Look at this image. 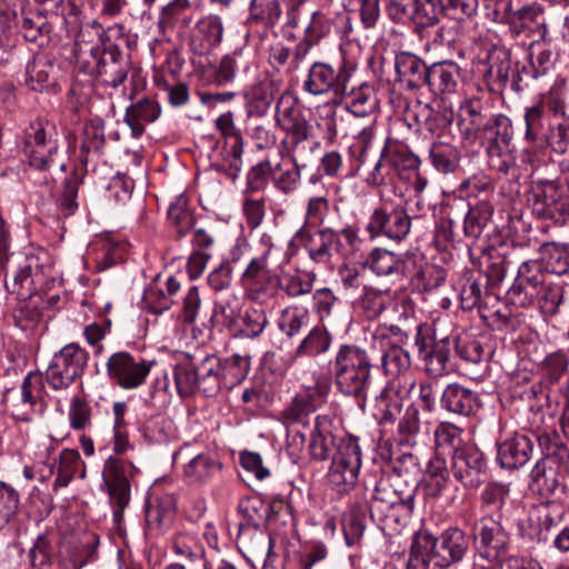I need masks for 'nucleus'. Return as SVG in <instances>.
I'll list each match as a JSON object with an SVG mask.
<instances>
[{"label": "nucleus", "mask_w": 569, "mask_h": 569, "mask_svg": "<svg viewBox=\"0 0 569 569\" xmlns=\"http://www.w3.org/2000/svg\"><path fill=\"white\" fill-rule=\"evenodd\" d=\"M60 271L51 254L44 249H32L13 257L7 271L4 286L18 300H26L54 287L60 282Z\"/></svg>", "instance_id": "nucleus-1"}, {"label": "nucleus", "mask_w": 569, "mask_h": 569, "mask_svg": "<svg viewBox=\"0 0 569 569\" xmlns=\"http://www.w3.org/2000/svg\"><path fill=\"white\" fill-rule=\"evenodd\" d=\"M371 370L372 362L368 351L353 343L341 345L332 361L337 390L356 399L367 398Z\"/></svg>", "instance_id": "nucleus-2"}, {"label": "nucleus", "mask_w": 569, "mask_h": 569, "mask_svg": "<svg viewBox=\"0 0 569 569\" xmlns=\"http://www.w3.org/2000/svg\"><path fill=\"white\" fill-rule=\"evenodd\" d=\"M260 243L262 251L249 259L240 277L247 297L253 301H266L276 297L277 273L270 269V263L280 267L290 260V257H284L282 261L276 259L281 248L272 241L270 234L263 233Z\"/></svg>", "instance_id": "nucleus-3"}, {"label": "nucleus", "mask_w": 569, "mask_h": 569, "mask_svg": "<svg viewBox=\"0 0 569 569\" xmlns=\"http://www.w3.org/2000/svg\"><path fill=\"white\" fill-rule=\"evenodd\" d=\"M512 137L511 120L501 113L490 116L475 137L486 150L489 167L502 174H508L516 164L510 148Z\"/></svg>", "instance_id": "nucleus-4"}, {"label": "nucleus", "mask_w": 569, "mask_h": 569, "mask_svg": "<svg viewBox=\"0 0 569 569\" xmlns=\"http://www.w3.org/2000/svg\"><path fill=\"white\" fill-rule=\"evenodd\" d=\"M399 477H381L375 486L369 503L370 517L378 522L397 519L400 511L411 512L415 507V488H397Z\"/></svg>", "instance_id": "nucleus-5"}, {"label": "nucleus", "mask_w": 569, "mask_h": 569, "mask_svg": "<svg viewBox=\"0 0 569 569\" xmlns=\"http://www.w3.org/2000/svg\"><path fill=\"white\" fill-rule=\"evenodd\" d=\"M417 532L428 545L436 568L449 569L461 562L469 551V537L458 527H450L439 536L427 528H420Z\"/></svg>", "instance_id": "nucleus-6"}, {"label": "nucleus", "mask_w": 569, "mask_h": 569, "mask_svg": "<svg viewBox=\"0 0 569 569\" xmlns=\"http://www.w3.org/2000/svg\"><path fill=\"white\" fill-rule=\"evenodd\" d=\"M360 467L361 450L358 440L353 437L340 439L327 472L328 485L340 495L349 492L358 480Z\"/></svg>", "instance_id": "nucleus-7"}, {"label": "nucleus", "mask_w": 569, "mask_h": 569, "mask_svg": "<svg viewBox=\"0 0 569 569\" xmlns=\"http://www.w3.org/2000/svg\"><path fill=\"white\" fill-rule=\"evenodd\" d=\"M88 352L71 342L57 351L46 370V381L54 390H67L81 377L88 363Z\"/></svg>", "instance_id": "nucleus-8"}, {"label": "nucleus", "mask_w": 569, "mask_h": 569, "mask_svg": "<svg viewBox=\"0 0 569 569\" xmlns=\"http://www.w3.org/2000/svg\"><path fill=\"white\" fill-rule=\"evenodd\" d=\"M411 218L401 204L382 200L369 216L366 231L370 239L386 237L393 241H401L410 232Z\"/></svg>", "instance_id": "nucleus-9"}, {"label": "nucleus", "mask_w": 569, "mask_h": 569, "mask_svg": "<svg viewBox=\"0 0 569 569\" xmlns=\"http://www.w3.org/2000/svg\"><path fill=\"white\" fill-rule=\"evenodd\" d=\"M529 201L536 216L557 223L569 220V194L555 181L540 180L531 186Z\"/></svg>", "instance_id": "nucleus-10"}, {"label": "nucleus", "mask_w": 569, "mask_h": 569, "mask_svg": "<svg viewBox=\"0 0 569 569\" xmlns=\"http://www.w3.org/2000/svg\"><path fill=\"white\" fill-rule=\"evenodd\" d=\"M42 392L41 376L29 372L19 390H9L6 393L4 403L13 418L21 421H31L36 415L44 410Z\"/></svg>", "instance_id": "nucleus-11"}, {"label": "nucleus", "mask_w": 569, "mask_h": 569, "mask_svg": "<svg viewBox=\"0 0 569 569\" xmlns=\"http://www.w3.org/2000/svg\"><path fill=\"white\" fill-rule=\"evenodd\" d=\"M174 461L182 462V478L191 486L208 483L221 469V463L210 450L198 451L191 443H184L174 453Z\"/></svg>", "instance_id": "nucleus-12"}, {"label": "nucleus", "mask_w": 569, "mask_h": 569, "mask_svg": "<svg viewBox=\"0 0 569 569\" xmlns=\"http://www.w3.org/2000/svg\"><path fill=\"white\" fill-rule=\"evenodd\" d=\"M350 78L351 70L345 63L335 68L328 62L316 61L308 70L303 89L312 96H322L330 92L335 96H345L348 91Z\"/></svg>", "instance_id": "nucleus-13"}, {"label": "nucleus", "mask_w": 569, "mask_h": 569, "mask_svg": "<svg viewBox=\"0 0 569 569\" xmlns=\"http://www.w3.org/2000/svg\"><path fill=\"white\" fill-rule=\"evenodd\" d=\"M154 361L134 358L128 352L113 353L107 361L109 378L126 390L142 386L150 373Z\"/></svg>", "instance_id": "nucleus-14"}, {"label": "nucleus", "mask_w": 569, "mask_h": 569, "mask_svg": "<svg viewBox=\"0 0 569 569\" xmlns=\"http://www.w3.org/2000/svg\"><path fill=\"white\" fill-rule=\"evenodd\" d=\"M134 471V466L126 460L110 456L102 468L101 489L109 495L111 502L119 508V513L130 501L129 478Z\"/></svg>", "instance_id": "nucleus-15"}, {"label": "nucleus", "mask_w": 569, "mask_h": 569, "mask_svg": "<svg viewBox=\"0 0 569 569\" xmlns=\"http://www.w3.org/2000/svg\"><path fill=\"white\" fill-rule=\"evenodd\" d=\"M53 136V127L41 121L32 122L26 129L24 150L31 167L39 170H47L51 167L52 157L57 150Z\"/></svg>", "instance_id": "nucleus-16"}, {"label": "nucleus", "mask_w": 569, "mask_h": 569, "mask_svg": "<svg viewBox=\"0 0 569 569\" xmlns=\"http://www.w3.org/2000/svg\"><path fill=\"white\" fill-rule=\"evenodd\" d=\"M473 538L479 556L496 562L506 556L509 537L500 522L492 518H481L473 528Z\"/></svg>", "instance_id": "nucleus-17"}, {"label": "nucleus", "mask_w": 569, "mask_h": 569, "mask_svg": "<svg viewBox=\"0 0 569 569\" xmlns=\"http://www.w3.org/2000/svg\"><path fill=\"white\" fill-rule=\"evenodd\" d=\"M542 274L541 266L537 261L522 262L513 284L507 291L508 302L519 308L535 306L539 284H542Z\"/></svg>", "instance_id": "nucleus-18"}, {"label": "nucleus", "mask_w": 569, "mask_h": 569, "mask_svg": "<svg viewBox=\"0 0 569 569\" xmlns=\"http://www.w3.org/2000/svg\"><path fill=\"white\" fill-rule=\"evenodd\" d=\"M486 461L482 452L468 446L450 457L453 478L466 488H478L485 480Z\"/></svg>", "instance_id": "nucleus-19"}, {"label": "nucleus", "mask_w": 569, "mask_h": 569, "mask_svg": "<svg viewBox=\"0 0 569 569\" xmlns=\"http://www.w3.org/2000/svg\"><path fill=\"white\" fill-rule=\"evenodd\" d=\"M330 386L327 382H317L299 391L282 411V417L290 423H303L325 401Z\"/></svg>", "instance_id": "nucleus-20"}, {"label": "nucleus", "mask_w": 569, "mask_h": 569, "mask_svg": "<svg viewBox=\"0 0 569 569\" xmlns=\"http://www.w3.org/2000/svg\"><path fill=\"white\" fill-rule=\"evenodd\" d=\"M130 70V60L128 54L123 53L118 44L108 40L104 42V50L99 57L98 69L94 73L100 82L113 89L124 82Z\"/></svg>", "instance_id": "nucleus-21"}, {"label": "nucleus", "mask_w": 569, "mask_h": 569, "mask_svg": "<svg viewBox=\"0 0 569 569\" xmlns=\"http://www.w3.org/2000/svg\"><path fill=\"white\" fill-rule=\"evenodd\" d=\"M20 506V495L12 486L0 481V559L9 558L8 551L16 549L10 522L17 516Z\"/></svg>", "instance_id": "nucleus-22"}, {"label": "nucleus", "mask_w": 569, "mask_h": 569, "mask_svg": "<svg viewBox=\"0 0 569 569\" xmlns=\"http://www.w3.org/2000/svg\"><path fill=\"white\" fill-rule=\"evenodd\" d=\"M224 32L222 18L207 14L200 18L190 36V48L193 53L204 56L211 53L222 42Z\"/></svg>", "instance_id": "nucleus-23"}, {"label": "nucleus", "mask_w": 569, "mask_h": 569, "mask_svg": "<svg viewBox=\"0 0 569 569\" xmlns=\"http://www.w3.org/2000/svg\"><path fill=\"white\" fill-rule=\"evenodd\" d=\"M535 438L515 433L498 445L497 461L505 469H519L532 458Z\"/></svg>", "instance_id": "nucleus-24"}, {"label": "nucleus", "mask_w": 569, "mask_h": 569, "mask_svg": "<svg viewBox=\"0 0 569 569\" xmlns=\"http://www.w3.org/2000/svg\"><path fill=\"white\" fill-rule=\"evenodd\" d=\"M296 238L303 244L308 257L315 263L327 264L331 261L333 253H337L332 228H320L315 233H310L302 227L296 232Z\"/></svg>", "instance_id": "nucleus-25"}, {"label": "nucleus", "mask_w": 569, "mask_h": 569, "mask_svg": "<svg viewBox=\"0 0 569 569\" xmlns=\"http://www.w3.org/2000/svg\"><path fill=\"white\" fill-rule=\"evenodd\" d=\"M455 343L452 335L442 336L436 339L431 349L420 357L428 376L441 378L453 371L452 351Z\"/></svg>", "instance_id": "nucleus-26"}, {"label": "nucleus", "mask_w": 569, "mask_h": 569, "mask_svg": "<svg viewBox=\"0 0 569 569\" xmlns=\"http://www.w3.org/2000/svg\"><path fill=\"white\" fill-rule=\"evenodd\" d=\"M280 129L286 132V138L282 141L284 149L296 159L308 160L319 147V142L309 138V126L303 116Z\"/></svg>", "instance_id": "nucleus-27"}, {"label": "nucleus", "mask_w": 569, "mask_h": 569, "mask_svg": "<svg viewBox=\"0 0 569 569\" xmlns=\"http://www.w3.org/2000/svg\"><path fill=\"white\" fill-rule=\"evenodd\" d=\"M337 447L332 432V419L327 415L317 416L308 447L310 458L316 461H326L337 452Z\"/></svg>", "instance_id": "nucleus-28"}, {"label": "nucleus", "mask_w": 569, "mask_h": 569, "mask_svg": "<svg viewBox=\"0 0 569 569\" xmlns=\"http://www.w3.org/2000/svg\"><path fill=\"white\" fill-rule=\"evenodd\" d=\"M97 40L91 41L89 30H82L78 34L76 40L74 57L79 69L88 74L94 76L98 69L99 57L104 50V42H108L109 38L104 32L96 30Z\"/></svg>", "instance_id": "nucleus-29"}, {"label": "nucleus", "mask_w": 569, "mask_h": 569, "mask_svg": "<svg viewBox=\"0 0 569 569\" xmlns=\"http://www.w3.org/2000/svg\"><path fill=\"white\" fill-rule=\"evenodd\" d=\"M550 503L540 505L529 511L527 519L519 525L520 535L530 542H545L556 525Z\"/></svg>", "instance_id": "nucleus-30"}, {"label": "nucleus", "mask_w": 569, "mask_h": 569, "mask_svg": "<svg viewBox=\"0 0 569 569\" xmlns=\"http://www.w3.org/2000/svg\"><path fill=\"white\" fill-rule=\"evenodd\" d=\"M441 407L456 415L471 416L480 406L478 395L460 383H449L442 391Z\"/></svg>", "instance_id": "nucleus-31"}, {"label": "nucleus", "mask_w": 569, "mask_h": 569, "mask_svg": "<svg viewBox=\"0 0 569 569\" xmlns=\"http://www.w3.org/2000/svg\"><path fill=\"white\" fill-rule=\"evenodd\" d=\"M409 260L382 248H375L366 260V264L379 277L390 276L397 279L409 276Z\"/></svg>", "instance_id": "nucleus-32"}, {"label": "nucleus", "mask_w": 569, "mask_h": 569, "mask_svg": "<svg viewBox=\"0 0 569 569\" xmlns=\"http://www.w3.org/2000/svg\"><path fill=\"white\" fill-rule=\"evenodd\" d=\"M306 161L296 159L291 153L288 157L273 156L271 180L274 186L284 193L291 192L300 179V167H306Z\"/></svg>", "instance_id": "nucleus-33"}, {"label": "nucleus", "mask_w": 569, "mask_h": 569, "mask_svg": "<svg viewBox=\"0 0 569 569\" xmlns=\"http://www.w3.org/2000/svg\"><path fill=\"white\" fill-rule=\"evenodd\" d=\"M395 69L398 81L410 90L419 89L427 84L429 68L415 54L401 53L397 56Z\"/></svg>", "instance_id": "nucleus-34"}, {"label": "nucleus", "mask_w": 569, "mask_h": 569, "mask_svg": "<svg viewBox=\"0 0 569 569\" xmlns=\"http://www.w3.org/2000/svg\"><path fill=\"white\" fill-rule=\"evenodd\" d=\"M57 68L43 54H34L24 71V84L33 91H42L56 83Z\"/></svg>", "instance_id": "nucleus-35"}, {"label": "nucleus", "mask_w": 569, "mask_h": 569, "mask_svg": "<svg viewBox=\"0 0 569 569\" xmlns=\"http://www.w3.org/2000/svg\"><path fill=\"white\" fill-rule=\"evenodd\" d=\"M487 64L485 77L488 83L499 89L505 88L512 71L510 51L502 46H493L488 52Z\"/></svg>", "instance_id": "nucleus-36"}, {"label": "nucleus", "mask_w": 569, "mask_h": 569, "mask_svg": "<svg viewBox=\"0 0 569 569\" xmlns=\"http://www.w3.org/2000/svg\"><path fill=\"white\" fill-rule=\"evenodd\" d=\"M196 370L200 382V392L206 397H213L222 389L221 363L216 355L208 353L202 358L196 357Z\"/></svg>", "instance_id": "nucleus-37"}, {"label": "nucleus", "mask_w": 569, "mask_h": 569, "mask_svg": "<svg viewBox=\"0 0 569 569\" xmlns=\"http://www.w3.org/2000/svg\"><path fill=\"white\" fill-rule=\"evenodd\" d=\"M160 113L161 109L154 100L143 98L127 108L124 122L131 129L132 136L139 138L144 132V124L154 122Z\"/></svg>", "instance_id": "nucleus-38"}, {"label": "nucleus", "mask_w": 569, "mask_h": 569, "mask_svg": "<svg viewBox=\"0 0 569 569\" xmlns=\"http://www.w3.org/2000/svg\"><path fill=\"white\" fill-rule=\"evenodd\" d=\"M251 67L249 52L243 48L221 57L213 72V82L217 86H224L234 80L238 71L248 72Z\"/></svg>", "instance_id": "nucleus-39"}, {"label": "nucleus", "mask_w": 569, "mask_h": 569, "mask_svg": "<svg viewBox=\"0 0 569 569\" xmlns=\"http://www.w3.org/2000/svg\"><path fill=\"white\" fill-rule=\"evenodd\" d=\"M443 12V0H416L407 21L411 22L415 32L422 36L426 30L439 23Z\"/></svg>", "instance_id": "nucleus-40"}, {"label": "nucleus", "mask_w": 569, "mask_h": 569, "mask_svg": "<svg viewBox=\"0 0 569 569\" xmlns=\"http://www.w3.org/2000/svg\"><path fill=\"white\" fill-rule=\"evenodd\" d=\"M281 16L280 0H251L247 24L250 28L261 27L264 31H269L278 24Z\"/></svg>", "instance_id": "nucleus-41"}, {"label": "nucleus", "mask_w": 569, "mask_h": 569, "mask_svg": "<svg viewBox=\"0 0 569 569\" xmlns=\"http://www.w3.org/2000/svg\"><path fill=\"white\" fill-rule=\"evenodd\" d=\"M553 69L552 52L549 49H542L536 54H530V64L523 67L518 72L517 78L512 82V88L517 91L523 87H529L531 80H539L549 74Z\"/></svg>", "instance_id": "nucleus-42"}, {"label": "nucleus", "mask_w": 569, "mask_h": 569, "mask_svg": "<svg viewBox=\"0 0 569 569\" xmlns=\"http://www.w3.org/2000/svg\"><path fill=\"white\" fill-rule=\"evenodd\" d=\"M415 120L420 129L440 136L451 124L453 112L440 106L433 108L419 103L416 108Z\"/></svg>", "instance_id": "nucleus-43"}, {"label": "nucleus", "mask_w": 569, "mask_h": 569, "mask_svg": "<svg viewBox=\"0 0 569 569\" xmlns=\"http://www.w3.org/2000/svg\"><path fill=\"white\" fill-rule=\"evenodd\" d=\"M383 373L392 379H406L411 368V356L398 343L388 346L381 357Z\"/></svg>", "instance_id": "nucleus-44"}, {"label": "nucleus", "mask_w": 569, "mask_h": 569, "mask_svg": "<svg viewBox=\"0 0 569 569\" xmlns=\"http://www.w3.org/2000/svg\"><path fill=\"white\" fill-rule=\"evenodd\" d=\"M458 77L459 68L456 63H437L429 67L427 84L435 93H451L457 88Z\"/></svg>", "instance_id": "nucleus-45"}, {"label": "nucleus", "mask_w": 569, "mask_h": 569, "mask_svg": "<svg viewBox=\"0 0 569 569\" xmlns=\"http://www.w3.org/2000/svg\"><path fill=\"white\" fill-rule=\"evenodd\" d=\"M432 167L440 173H455L460 167L461 154L451 143L437 141L429 149Z\"/></svg>", "instance_id": "nucleus-46"}, {"label": "nucleus", "mask_w": 569, "mask_h": 569, "mask_svg": "<svg viewBox=\"0 0 569 569\" xmlns=\"http://www.w3.org/2000/svg\"><path fill=\"white\" fill-rule=\"evenodd\" d=\"M194 360L196 356L188 355L187 361L178 363L173 369L176 389L181 398H189L197 391L200 392V382Z\"/></svg>", "instance_id": "nucleus-47"}, {"label": "nucleus", "mask_w": 569, "mask_h": 569, "mask_svg": "<svg viewBox=\"0 0 569 569\" xmlns=\"http://www.w3.org/2000/svg\"><path fill=\"white\" fill-rule=\"evenodd\" d=\"M562 286L548 280L547 276L543 273L542 284H539L535 306H537L543 316H555L562 302Z\"/></svg>", "instance_id": "nucleus-48"}, {"label": "nucleus", "mask_w": 569, "mask_h": 569, "mask_svg": "<svg viewBox=\"0 0 569 569\" xmlns=\"http://www.w3.org/2000/svg\"><path fill=\"white\" fill-rule=\"evenodd\" d=\"M221 383L222 389H232L242 382L250 369V360L240 355H232L228 358L221 359Z\"/></svg>", "instance_id": "nucleus-49"}, {"label": "nucleus", "mask_w": 569, "mask_h": 569, "mask_svg": "<svg viewBox=\"0 0 569 569\" xmlns=\"http://www.w3.org/2000/svg\"><path fill=\"white\" fill-rule=\"evenodd\" d=\"M315 272H295L277 274V290L281 289L289 298H299L309 295L313 289Z\"/></svg>", "instance_id": "nucleus-50"}, {"label": "nucleus", "mask_w": 569, "mask_h": 569, "mask_svg": "<svg viewBox=\"0 0 569 569\" xmlns=\"http://www.w3.org/2000/svg\"><path fill=\"white\" fill-rule=\"evenodd\" d=\"M562 473L565 471L559 467L541 458L531 469L530 479L540 492L553 493L560 485L559 478Z\"/></svg>", "instance_id": "nucleus-51"}, {"label": "nucleus", "mask_w": 569, "mask_h": 569, "mask_svg": "<svg viewBox=\"0 0 569 569\" xmlns=\"http://www.w3.org/2000/svg\"><path fill=\"white\" fill-rule=\"evenodd\" d=\"M140 432L148 443L160 445L174 437V426L168 417L157 415L143 422Z\"/></svg>", "instance_id": "nucleus-52"}, {"label": "nucleus", "mask_w": 569, "mask_h": 569, "mask_svg": "<svg viewBox=\"0 0 569 569\" xmlns=\"http://www.w3.org/2000/svg\"><path fill=\"white\" fill-rule=\"evenodd\" d=\"M18 24L23 38L30 42H37L40 39L48 38L51 31L47 14L40 10L22 13Z\"/></svg>", "instance_id": "nucleus-53"}, {"label": "nucleus", "mask_w": 569, "mask_h": 569, "mask_svg": "<svg viewBox=\"0 0 569 569\" xmlns=\"http://www.w3.org/2000/svg\"><path fill=\"white\" fill-rule=\"evenodd\" d=\"M539 446L543 452L542 459L547 460L552 466L559 467L565 472L569 462V449L559 439L557 433H545L537 438Z\"/></svg>", "instance_id": "nucleus-54"}, {"label": "nucleus", "mask_w": 569, "mask_h": 569, "mask_svg": "<svg viewBox=\"0 0 569 569\" xmlns=\"http://www.w3.org/2000/svg\"><path fill=\"white\" fill-rule=\"evenodd\" d=\"M168 220L178 239L187 236L194 226V218L188 209L187 199L178 197L168 209Z\"/></svg>", "instance_id": "nucleus-55"}, {"label": "nucleus", "mask_w": 569, "mask_h": 569, "mask_svg": "<svg viewBox=\"0 0 569 569\" xmlns=\"http://www.w3.org/2000/svg\"><path fill=\"white\" fill-rule=\"evenodd\" d=\"M461 429L450 422H441L435 430L436 448L439 453H448L450 457L455 451L466 448L462 443Z\"/></svg>", "instance_id": "nucleus-56"}, {"label": "nucleus", "mask_w": 569, "mask_h": 569, "mask_svg": "<svg viewBox=\"0 0 569 569\" xmlns=\"http://www.w3.org/2000/svg\"><path fill=\"white\" fill-rule=\"evenodd\" d=\"M41 297L34 296L21 300L20 306L13 312V319L17 327L23 331H32L42 318V309L40 308Z\"/></svg>", "instance_id": "nucleus-57"}, {"label": "nucleus", "mask_w": 569, "mask_h": 569, "mask_svg": "<svg viewBox=\"0 0 569 569\" xmlns=\"http://www.w3.org/2000/svg\"><path fill=\"white\" fill-rule=\"evenodd\" d=\"M493 207L488 200H481L471 207L465 217L463 231L467 237L477 238L490 221Z\"/></svg>", "instance_id": "nucleus-58"}, {"label": "nucleus", "mask_w": 569, "mask_h": 569, "mask_svg": "<svg viewBox=\"0 0 569 569\" xmlns=\"http://www.w3.org/2000/svg\"><path fill=\"white\" fill-rule=\"evenodd\" d=\"M331 345V335L323 327H315L296 349L297 357H315L325 353Z\"/></svg>", "instance_id": "nucleus-59"}, {"label": "nucleus", "mask_w": 569, "mask_h": 569, "mask_svg": "<svg viewBox=\"0 0 569 569\" xmlns=\"http://www.w3.org/2000/svg\"><path fill=\"white\" fill-rule=\"evenodd\" d=\"M542 259L552 273L563 274L569 271V244L548 242L540 247Z\"/></svg>", "instance_id": "nucleus-60"}, {"label": "nucleus", "mask_w": 569, "mask_h": 569, "mask_svg": "<svg viewBox=\"0 0 569 569\" xmlns=\"http://www.w3.org/2000/svg\"><path fill=\"white\" fill-rule=\"evenodd\" d=\"M449 481L446 461L439 456L431 459L426 469V489L431 497H439Z\"/></svg>", "instance_id": "nucleus-61"}, {"label": "nucleus", "mask_w": 569, "mask_h": 569, "mask_svg": "<svg viewBox=\"0 0 569 569\" xmlns=\"http://www.w3.org/2000/svg\"><path fill=\"white\" fill-rule=\"evenodd\" d=\"M408 277L411 278L418 290L428 292L443 284L446 271L439 266L425 263L415 274L409 273Z\"/></svg>", "instance_id": "nucleus-62"}, {"label": "nucleus", "mask_w": 569, "mask_h": 569, "mask_svg": "<svg viewBox=\"0 0 569 569\" xmlns=\"http://www.w3.org/2000/svg\"><path fill=\"white\" fill-rule=\"evenodd\" d=\"M569 360L566 353L556 351L548 355L541 363V382L548 386L558 382L568 370Z\"/></svg>", "instance_id": "nucleus-63"}, {"label": "nucleus", "mask_w": 569, "mask_h": 569, "mask_svg": "<svg viewBox=\"0 0 569 569\" xmlns=\"http://www.w3.org/2000/svg\"><path fill=\"white\" fill-rule=\"evenodd\" d=\"M240 535L242 537L243 547L251 558H263L269 546L273 543L271 535H268L262 530H251L241 526Z\"/></svg>", "instance_id": "nucleus-64"}]
</instances>
